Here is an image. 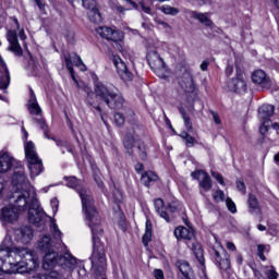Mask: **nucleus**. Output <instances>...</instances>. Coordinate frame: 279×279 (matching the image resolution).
Returning <instances> with one entry per match:
<instances>
[{
	"label": "nucleus",
	"instance_id": "nucleus-13",
	"mask_svg": "<svg viewBox=\"0 0 279 279\" xmlns=\"http://www.w3.org/2000/svg\"><path fill=\"white\" fill-rule=\"evenodd\" d=\"M47 219V214L38 207V204L35 203L32 207L28 208V221L36 226H43Z\"/></svg>",
	"mask_w": 279,
	"mask_h": 279
},
{
	"label": "nucleus",
	"instance_id": "nucleus-47",
	"mask_svg": "<svg viewBox=\"0 0 279 279\" xmlns=\"http://www.w3.org/2000/svg\"><path fill=\"white\" fill-rule=\"evenodd\" d=\"M269 123L270 121H266V120L263 121V124L259 128L260 134H267V132H269Z\"/></svg>",
	"mask_w": 279,
	"mask_h": 279
},
{
	"label": "nucleus",
	"instance_id": "nucleus-5",
	"mask_svg": "<svg viewBox=\"0 0 279 279\" xmlns=\"http://www.w3.org/2000/svg\"><path fill=\"white\" fill-rule=\"evenodd\" d=\"M24 149L31 175L33 178H37L39 173H43L44 167L43 160L38 158V154L36 153V146L34 145V142H27L24 145Z\"/></svg>",
	"mask_w": 279,
	"mask_h": 279
},
{
	"label": "nucleus",
	"instance_id": "nucleus-24",
	"mask_svg": "<svg viewBox=\"0 0 279 279\" xmlns=\"http://www.w3.org/2000/svg\"><path fill=\"white\" fill-rule=\"evenodd\" d=\"M17 220H19V211H16V207L2 208V221H7V223H12Z\"/></svg>",
	"mask_w": 279,
	"mask_h": 279
},
{
	"label": "nucleus",
	"instance_id": "nucleus-57",
	"mask_svg": "<svg viewBox=\"0 0 279 279\" xmlns=\"http://www.w3.org/2000/svg\"><path fill=\"white\" fill-rule=\"evenodd\" d=\"M232 73H234V69L232 68V65H228L226 69V74L230 76L232 75Z\"/></svg>",
	"mask_w": 279,
	"mask_h": 279
},
{
	"label": "nucleus",
	"instance_id": "nucleus-2",
	"mask_svg": "<svg viewBox=\"0 0 279 279\" xmlns=\"http://www.w3.org/2000/svg\"><path fill=\"white\" fill-rule=\"evenodd\" d=\"M50 232L53 240L49 235H44L38 241V250L45 254L43 268L51 269L58 263V250L60 246L64 247L62 243V231L58 228L56 220L50 221Z\"/></svg>",
	"mask_w": 279,
	"mask_h": 279
},
{
	"label": "nucleus",
	"instance_id": "nucleus-43",
	"mask_svg": "<svg viewBox=\"0 0 279 279\" xmlns=\"http://www.w3.org/2000/svg\"><path fill=\"white\" fill-rule=\"evenodd\" d=\"M114 123L116 125H123V123H125V117H123V113L118 112L114 114Z\"/></svg>",
	"mask_w": 279,
	"mask_h": 279
},
{
	"label": "nucleus",
	"instance_id": "nucleus-22",
	"mask_svg": "<svg viewBox=\"0 0 279 279\" xmlns=\"http://www.w3.org/2000/svg\"><path fill=\"white\" fill-rule=\"evenodd\" d=\"M14 165V158L10 154L4 153L0 155V173H8Z\"/></svg>",
	"mask_w": 279,
	"mask_h": 279
},
{
	"label": "nucleus",
	"instance_id": "nucleus-39",
	"mask_svg": "<svg viewBox=\"0 0 279 279\" xmlns=\"http://www.w3.org/2000/svg\"><path fill=\"white\" fill-rule=\"evenodd\" d=\"M182 119L184 121L185 128L189 132H193V123L191 122V118L189 117V114L186 113V110H184L183 108L180 109Z\"/></svg>",
	"mask_w": 279,
	"mask_h": 279
},
{
	"label": "nucleus",
	"instance_id": "nucleus-1",
	"mask_svg": "<svg viewBox=\"0 0 279 279\" xmlns=\"http://www.w3.org/2000/svg\"><path fill=\"white\" fill-rule=\"evenodd\" d=\"M40 260L29 248L12 247V238L7 236L0 245V276L2 274H25L36 269Z\"/></svg>",
	"mask_w": 279,
	"mask_h": 279
},
{
	"label": "nucleus",
	"instance_id": "nucleus-46",
	"mask_svg": "<svg viewBox=\"0 0 279 279\" xmlns=\"http://www.w3.org/2000/svg\"><path fill=\"white\" fill-rule=\"evenodd\" d=\"M214 199L216 202H223V199H226V194L223 193V191L218 190L214 195Z\"/></svg>",
	"mask_w": 279,
	"mask_h": 279
},
{
	"label": "nucleus",
	"instance_id": "nucleus-19",
	"mask_svg": "<svg viewBox=\"0 0 279 279\" xmlns=\"http://www.w3.org/2000/svg\"><path fill=\"white\" fill-rule=\"evenodd\" d=\"M8 41L10 43L9 51H12L15 56H23V49L19 44V37L16 31H9L7 34Z\"/></svg>",
	"mask_w": 279,
	"mask_h": 279
},
{
	"label": "nucleus",
	"instance_id": "nucleus-44",
	"mask_svg": "<svg viewBox=\"0 0 279 279\" xmlns=\"http://www.w3.org/2000/svg\"><path fill=\"white\" fill-rule=\"evenodd\" d=\"M226 204L230 213L232 214L236 213V204H234V202L231 201V198H227Z\"/></svg>",
	"mask_w": 279,
	"mask_h": 279
},
{
	"label": "nucleus",
	"instance_id": "nucleus-56",
	"mask_svg": "<svg viewBox=\"0 0 279 279\" xmlns=\"http://www.w3.org/2000/svg\"><path fill=\"white\" fill-rule=\"evenodd\" d=\"M227 250L234 252V250H236V246L232 242H227Z\"/></svg>",
	"mask_w": 279,
	"mask_h": 279
},
{
	"label": "nucleus",
	"instance_id": "nucleus-34",
	"mask_svg": "<svg viewBox=\"0 0 279 279\" xmlns=\"http://www.w3.org/2000/svg\"><path fill=\"white\" fill-rule=\"evenodd\" d=\"M180 137L183 138L186 147H195V145H198V143H199V142H197V140L195 137H193L186 131L181 132Z\"/></svg>",
	"mask_w": 279,
	"mask_h": 279
},
{
	"label": "nucleus",
	"instance_id": "nucleus-4",
	"mask_svg": "<svg viewBox=\"0 0 279 279\" xmlns=\"http://www.w3.org/2000/svg\"><path fill=\"white\" fill-rule=\"evenodd\" d=\"M53 267H58L68 278L72 274H77L80 278L86 276V268L82 266V263H77L71 253H65L63 256L57 255V263L51 268Z\"/></svg>",
	"mask_w": 279,
	"mask_h": 279
},
{
	"label": "nucleus",
	"instance_id": "nucleus-8",
	"mask_svg": "<svg viewBox=\"0 0 279 279\" xmlns=\"http://www.w3.org/2000/svg\"><path fill=\"white\" fill-rule=\"evenodd\" d=\"M147 60L151 71H154V73H156L158 77H167V64L165 63V60L160 58V54H158V52H148Z\"/></svg>",
	"mask_w": 279,
	"mask_h": 279
},
{
	"label": "nucleus",
	"instance_id": "nucleus-63",
	"mask_svg": "<svg viewBox=\"0 0 279 279\" xmlns=\"http://www.w3.org/2000/svg\"><path fill=\"white\" fill-rule=\"evenodd\" d=\"M257 230H259L260 232H265V230H267V227H265L264 225H258Z\"/></svg>",
	"mask_w": 279,
	"mask_h": 279
},
{
	"label": "nucleus",
	"instance_id": "nucleus-9",
	"mask_svg": "<svg viewBox=\"0 0 279 279\" xmlns=\"http://www.w3.org/2000/svg\"><path fill=\"white\" fill-rule=\"evenodd\" d=\"M214 260L219 269H222L223 271H228V269H230V255L226 248L219 247L218 250H215Z\"/></svg>",
	"mask_w": 279,
	"mask_h": 279
},
{
	"label": "nucleus",
	"instance_id": "nucleus-50",
	"mask_svg": "<svg viewBox=\"0 0 279 279\" xmlns=\"http://www.w3.org/2000/svg\"><path fill=\"white\" fill-rule=\"evenodd\" d=\"M210 114L213 117V121L216 123V125H221V119H219V113L215 111H210Z\"/></svg>",
	"mask_w": 279,
	"mask_h": 279
},
{
	"label": "nucleus",
	"instance_id": "nucleus-25",
	"mask_svg": "<svg viewBox=\"0 0 279 279\" xmlns=\"http://www.w3.org/2000/svg\"><path fill=\"white\" fill-rule=\"evenodd\" d=\"M174 236L178 240L185 239L186 241H191L195 239V232L193 231V229H189L186 227H178L174 230Z\"/></svg>",
	"mask_w": 279,
	"mask_h": 279
},
{
	"label": "nucleus",
	"instance_id": "nucleus-54",
	"mask_svg": "<svg viewBox=\"0 0 279 279\" xmlns=\"http://www.w3.org/2000/svg\"><path fill=\"white\" fill-rule=\"evenodd\" d=\"M268 279H278V274L276 270H268Z\"/></svg>",
	"mask_w": 279,
	"mask_h": 279
},
{
	"label": "nucleus",
	"instance_id": "nucleus-30",
	"mask_svg": "<svg viewBox=\"0 0 279 279\" xmlns=\"http://www.w3.org/2000/svg\"><path fill=\"white\" fill-rule=\"evenodd\" d=\"M10 86V72L5 65H2L0 69V89L7 88Z\"/></svg>",
	"mask_w": 279,
	"mask_h": 279
},
{
	"label": "nucleus",
	"instance_id": "nucleus-52",
	"mask_svg": "<svg viewBox=\"0 0 279 279\" xmlns=\"http://www.w3.org/2000/svg\"><path fill=\"white\" fill-rule=\"evenodd\" d=\"M140 5L145 14H151V8L145 5V2H140Z\"/></svg>",
	"mask_w": 279,
	"mask_h": 279
},
{
	"label": "nucleus",
	"instance_id": "nucleus-20",
	"mask_svg": "<svg viewBox=\"0 0 279 279\" xmlns=\"http://www.w3.org/2000/svg\"><path fill=\"white\" fill-rule=\"evenodd\" d=\"M180 86L184 93L191 94L195 93L196 86H195V78L192 76L191 73H185L180 80Z\"/></svg>",
	"mask_w": 279,
	"mask_h": 279
},
{
	"label": "nucleus",
	"instance_id": "nucleus-42",
	"mask_svg": "<svg viewBox=\"0 0 279 279\" xmlns=\"http://www.w3.org/2000/svg\"><path fill=\"white\" fill-rule=\"evenodd\" d=\"M266 250H267V245H264V244L257 245V254L260 260H267V258L265 257Z\"/></svg>",
	"mask_w": 279,
	"mask_h": 279
},
{
	"label": "nucleus",
	"instance_id": "nucleus-59",
	"mask_svg": "<svg viewBox=\"0 0 279 279\" xmlns=\"http://www.w3.org/2000/svg\"><path fill=\"white\" fill-rule=\"evenodd\" d=\"M35 3H37L39 10H45V2L43 0H35Z\"/></svg>",
	"mask_w": 279,
	"mask_h": 279
},
{
	"label": "nucleus",
	"instance_id": "nucleus-29",
	"mask_svg": "<svg viewBox=\"0 0 279 279\" xmlns=\"http://www.w3.org/2000/svg\"><path fill=\"white\" fill-rule=\"evenodd\" d=\"M155 208L161 219H165L168 223L171 221L169 214L165 211V202L161 198H157L155 201Z\"/></svg>",
	"mask_w": 279,
	"mask_h": 279
},
{
	"label": "nucleus",
	"instance_id": "nucleus-60",
	"mask_svg": "<svg viewBox=\"0 0 279 279\" xmlns=\"http://www.w3.org/2000/svg\"><path fill=\"white\" fill-rule=\"evenodd\" d=\"M19 36L21 38V40H25L27 38V36L25 35V29H20L19 32Z\"/></svg>",
	"mask_w": 279,
	"mask_h": 279
},
{
	"label": "nucleus",
	"instance_id": "nucleus-41",
	"mask_svg": "<svg viewBox=\"0 0 279 279\" xmlns=\"http://www.w3.org/2000/svg\"><path fill=\"white\" fill-rule=\"evenodd\" d=\"M168 210L170 213H178V211L182 210V204H180V202H178V201H174L168 205Z\"/></svg>",
	"mask_w": 279,
	"mask_h": 279
},
{
	"label": "nucleus",
	"instance_id": "nucleus-48",
	"mask_svg": "<svg viewBox=\"0 0 279 279\" xmlns=\"http://www.w3.org/2000/svg\"><path fill=\"white\" fill-rule=\"evenodd\" d=\"M50 206L52 208V213L56 215V213H58V206H60V202L58 201V198H52L50 201Z\"/></svg>",
	"mask_w": 279,
	"mask_h": 279
},
{
	"label": "nucleus",
	"instance_id": "nucleus-33",
	"mask_svg": "<svg viewBox=\"0 0 279 279\" xmlns=\"http://www.w3.org/2000/svg\"><path fill=\"white\" fill-rule=\"evenodd\" d=\"M141 180H142L144 186L149 187V184H151V182H157L158 174H156L153 171H147V172L142 174Z\"/></svg>",
	"mask_w": 279,
	"mask_h": 279
},
{
	"label": "nucleus",
	"instance_id": "nucleus-21",
	"mask_svg": "<svg viewBox=\"0 0 279 279\" xmlns=\"http://www.w3.org/2000/svg\"><path fill=\"white\" fill-rule=\"evenodd\" d=\"M252 82L254 84H260L263 88H271V80L267 77V74L263 70H256L252 74Z\"/></svg>",
	"mask_w": 279,
	"mask_h": 279
},
{
	"label": "nucleus",
	"instance_id": "nucleus-45",
	"mask_svg": "<svg viewBox=\"0 0 279 279\" xmlns=\"http://www.w3.org/2000/svg\"><path fill=\"white\" fill-rule=\"evenodd\" d=\"M211 175L213 178H215V180H217V182H219V184H221V186H226V182L223 181V175L215 171H211Z\"/></svg>",
	"mask_w": 279,
	"mask_h": 279
},
{
	"label": "nucleus",
	"instance_id": "nucleus-27",
	"mask_svg": "<svg viewBox=\"0 0 279 279\" xmlns=\"http://www.w3.org/2000/svg\"><path fill=\"white\" fill-rule=\"evenodd\" d=\"M247 204H248V213H251V215H260L262 213L260 204L258 203V198H256V195L250 194Z\"/></svg>",
	"mask_w": 279,
	"mask_h": 279
},
{
	"label": "nucleus",
	"instance_id": "nucleus-7",
	"mask_svg": "<svg viewBox=\"0 0 279 279\" xmlns=\"http://www.w3.org/2000/svg\"><path fill=\"white\" fill-rule=\"evenodd\" d=\"M11 202L16 210L25 213V210H29L37 201L35 196H32L27 189H24L15 191L11 197Z\"/></svg>",
	"mask_w": 279,
	"mask_h": 279
},
{
	"label": "nucleus",
	"instance_id": "nucleus-6",
	"mask_svg": "<svg viewBox=\"0 0 279 279\" xmlns=\"http://www.w3.org/2000/svg\"><path fill=\"white\" fill-rule=\"evenodd\" d=\"M31 98L28 100V110L29 113L34 117L33 121L37 125H39L40 130L44 131V136L46 138H49V131H47V123L45 122V119L43 118V109L40 108V105H38V100L36 99V94H34V89H29Z\"/></svg>",
	"mask_w": 279,
	"mask_h": 279
},
{
	"label": "nucleus",
	"instance_id": "nucleus-14",
	"mask_svg": "<svg viewBox=\"0 0 279 279\" xmlns=\"http://www.w3.org/2000/svg\"><path fill=\"white\" fill-rule=\"evenodd\" d=\"M34 239V231L29 227H22L14 230V241L27 245Z\"/></svg>",
	"mask_w": 279,
	"mask_h": 279
},
{
	"label": "nucleus",
	"instance_id": "nucleus-64",
	"mask_svg": "<svg viewBox=\"0 0 279 279\" xmlns=\"http://www.w3.org/2000/svg\"><path fill=\"white\" fill-rule=\"evenodd\" d=\"M274 160H275L276 162H279V153H277V154L274 156Z\"/></svg>",
	"mask_w": 279,
	"mask_h": 279
},
{
	"label": "nucleus",
	"instance_id": "nucleus-3",
	"mask_svg": "<svg viewBox=\"0 0 279 279\" xmlns=\"http://www.w3.org/2000/svg\"><path fill=\"white\" fill-rule=\"evenodd\" d=\"M94 93L96 99L102 101L112 110H123L125 107V98L123 97V94H121L119 88L110 83H96Z\"/></svg>",
	"mask_w": 279,
	"mask_h": 279
},
{
	"label": "nucleus",
	"instance_id": "nucleus-49",
	"mask_svg": "<svg viewBox=\"0 0 279 279\" xmlns=\"http://www.w3.org/2000/svg\"><path fill=\"white\" fill-rule=\"evenodd\" d=\"M153 276L155 279H165V272L162 271V269H155L153 271Z\"/></svg>",
	"mask_w": 279,
	"mask_h": 279
},
{
	"label": "nucleus",
	"instance_id": "nucleus-55",
	"mask_svg": "<svg viewBox=\"0 0 279 279\" xmlns=\"http://www.w3.org/2000/svg\"><path fill=\"white\" fill-rule=\"evenodd\" d=\"M199 69L201 71H208V61H203Z\"/></svg>",
	"mask_w": 279,
	"mask_h": 279
},
{
	"label": "nucleus",
	"instance_id": "nucleus-61",
	"mask_svg": "<svg viewBox=\"0 0 279 279\" xmlns=\"http://www.w3.org/2000/svg\"><path fill=\"white\" fill-rule=\"evenodd\" d=\"M22 132H23V138L24 141H27V136H29V133H27V130H25V126L22 128Z\"/></svg>",
	"mask_w": 279,
	"mask_h": 279
},
{
	"label": "nucleus",
	"instance_id": "nucleus-51",
	"mask_svg": "<svg viewBox=\"0 0 279 279\" xmlns=\"http://www.w3.org/2000/svg\"><path fill=\"white\" fill-rule=\"evenodd\" d=\"M236 189L240 191V193L245 194V183L243 181H236Z\"/></svg>",
	"mask_w": 279,
	"mask_h": 279
},
{
	"label": "nucleus",
	"instance_id": "nucleus-10",
	"mask_svg": "<svg viewBox=\"0 0 279 279\" xmlns=\"http://www.w3.org/2000/svg\"><path fill=\"white\" fill-rule=\"evenodd\" d=\"M73 64H75L80 71H86V64H84V61H82V57L77 56L76 53H72L69 57H65V66L70 75H72V80L77 82V80H75V71L73 70Z\"/></svg>",
	"mask_w": 279,
	"mask_h": 279
},
{
	"label": "nucleus",
	"instance_id": "nucleus-53",
	"mask_svg": "<svg viewBox=\"0 0 279 279\" xmlns=\"http://www.w3.org/2000/svg\"><path fill=\"white\" fill-rule=\"evenodd\" d=\"M156 23H157V25H161V27L163 29H171V25H169V23H167V22H162V21L158 20V21H156Z\"/></svg>",
	"mask_w": 279,
	"mask_h": 279
},
{
	"label": "nucleus",
	"instance_id": "nucleus-36",
	"mask_svg": "<svg viewBox=\"0 0 279 279\" xmlns=\"http://www.w3.org/2000/svg\"><path fill=\"white\" fill-rule=\"evenodd\" d=\"M142 241L145 247H147V245H149V242L151 241V221L149 220H146V230L142 238Z\"/></svg>",
	"mask_w": 279,
	"mask_h": 279
},
{
	"label": "nucleus",
	"instance_id": "nucleus-26",
	"mask_svg": "<svg viewBox=\"0 0 279 279\" xmlns=\"http://www.w3.org/2000/svg\"><path fill=\"white\" fill-rule=\"evenodd\" d=\"M274 112H276V108L272 105H263L258 109V117L262 121H269L274 117Z\"/></svg>",
	"mask_w": 279,
	"mask_h": 279
},
{
	"label": "nucleus",
	"instance_id": "nucleus-38",
	"mask_svg": "<svg viewBox=\"0 0 279 279\" xmlns=\"http://www.w3.org/2000/svg\"><path fill=\"white\" fill-rule=\"evenodd\" d=\"M124 3H126L125 8L121 7V5H117L116 10L120 13L125 12V10H132V8H135V10L138 8V4H136V2L132 1V0H121ZM132 7V8H131Z\"/></svg>",
	"mask_w": 279,
	"mask_h": 279
},
{
	"label": "nucleus",
	"instance_id": "nucleus-37",
	"mask_svg": "<svg viewBox=\"0 0 279 279\" xmlns=\"http://www.w3.org/2000/svg\"><path fill=\"white\" fill-rule=\"evenodd\" d=\"M88 19L92 23H101V13H99V9H92L88 11Z\"/></svg>",
	"mask_w": 279,
	"mask_h": 279
},
{
	"label": "nucleus",
	"instance_id": "nucleus-40",
	"mask_svg": "<svg viewBox=\"0 0 279 279\" xmlns=\"http://www.w3.org/2000/svg\"><path fill=\"white\" fill-rule=\"evenodd\" d=\"M56 143H57V146L60 147L62 154H66V151H69V154H71V151H73L69 142H66V141H57Z\"/></svg>",
	"mask_w": 279,
	"mask_h": 279
},
{
	"label": "nucleus",
	"instance_id": "nucleus-58",
	"mask_svg": "<svg viewBox=\"0 0 279 279\" xmlns=\"http://www.w3.org/2000/svg\"><path fill=\"white\" fill-rule=\"evenodd\" d=\"M143 169H145V166H143V163H136L135 171L137 173H141V171H143Z\"/></svg>",
	"mask_w": 279,
	"mask_h": 279
},
{
	"label": "nucleus",
	"instance_id": "nucleus-31",
	"mask_svg": "<svg viewBox=\"0 0 279 279\" xmlns=\"http://www.w3.org/2000/svg\"><path fill=\"white\" fill-rule=\"evenodd\" d=\"M177 267L184 278L191 279L192 269H191V265H189L187 262L178 260Z\"/></svg>",
	"mask_w": 279,
	"mask_h": 279
},
{
	"label": "nucleus",
	"instance_id": "nucleus-18",
	"mask_svg": "<svg viewBox=\"0 0 279 279\" xmlns=\"http://www.w3.org/2000/svg\"><path fill=\"white\" fill-rule=\"evenodd\" d=\"M192 178L194 180H198L201 189L205 191H210V189H213V181L210 180V175H208V173H206L204 170L192 172Z\"/></svg>",
	"mask_w": 279,
	"mask_h": 279
},
{
	"label": "nucleus",
	"instance_id": "nucleus-28",
	"mask_svg": "<svg viewBox=\"0 0 279 279\" xmlns=\"http://www.w3.org/2000/svg\"><path fill=\"white\" fill-rule=\"evenodd\" d=\"M190 15L192 19H196V21H199V23H202V25H205V27H213V21L208 19V14L191 11Z\"/></svg>",
	"mask_w": 279,
	"mask_h": 279
},
{
	"label": "nucleus",
	"instance_id": "nucleus-16",
	"mask_svg": "<svg viewBox=\"0 0 279 279\" xmlns=\"http://www.w3.org/2000/svg\"><path fill=\"white\" fill-rule=\"evenodd\" d=\"M98 35L101 38H106V40H112L113 43H119V40H123V34L119 31H113L108 26H100L96 28Z\"/></svg>",
	"mask_w": 279,
	"mask_h": 279
},
{
	"label": "nucleus",
	"instance_id": "nucleus-23",
	"mask_svg": "<svg viewBox=\"0 0 279 279\" xmlns=\"http://www.w3.org/2000/svg\"><path fill=\"white\" fill-rule=\"evenodd\" d=\"M46 271H48V272L40 275L39 279H66V278H69L58 267H52L50 269H46Z\"/></svg>",
	"mask_w": 279,
	"mask_h": 279
},
{
	"label": "nucleus",
	"instance_id": "nucleus-11",
	"mask_svg": "<svg viewBox=\"0 0 279 279\" xmlns=\"http://www.w3.org/2000/svg\"><path fill=\"white\" fill-rule=\"evenodd\" d=\"M113 64L123 82H132V80H134V74L128 70V65L122 58L113 56Z\"/></svg>",
	"mask_w": 279,
	"mask_h": 279
},
{
	"label": "nucleus",
	"instance_id": "nucleus-15",
	"mask_svg": "<svg viewBox=\"0 0 279 279\" xmlns=\"http://www.w3.org/2000/svg\"><path fill=\"white\" fill-rule=\"evenodd\" d=\"M228 88L231 93H245L247 85L243 80V72L236 70V77L229 81Z\"/></svg>",
	"mask_w": 279,
	"mask_h": 279
},
{
	"label": "nucleus",
	"instance_id": "nucleus-62",
	"mask_svg": "<svg viewBox=\"0 0 279 279\" xmlns=\"http://www.w3.org/2000/svg\"><path fill=\"white\" fill-rule=\"evenodd\" d=\"M236 260L238 265H243V255L239 254Z\"/></svg>",
	"mask_w": 279,
	"mask_h": 279
},
{
	"label": "nucleus",
	"instance_id": "nucleus-12",
	"mask_svg": "<svg viewBox=\"0 0 279 279\" xmlns=\"http://www.w3.org/2000/svg\"><path fill=\"white\" fill-rule=\"evenodd\" d=\"M124 147L129 156H134V149H136L141 158H145L146 156L145 151H143V146L136 142V138H134V135L132 134H126L124 137Z\"/></svg>",
	"mask_w": 279,
	"mask_h": 279
},
{
	"label": "nucleus",
	"instance_id": "nucleus-32",
	"mask_svg": "<svg viewBox=\"0 0 279 279\" xmlns=\"http://www.w3.org/2000/svg\"><path fill=\"white\" fill-rule=\"evenodd\" d=\"M192 252L196 256V259L198 260L199 265H204V250L202 248V244L198 242L192 243Z\"/></svg>",
	"mask_w": 279,
	"mask_h": 279
},
{
	"label": "nucleus",
	"instance_id": "nucleus-17",
	"mask_svg": "<svg viewBox=\"0 0 279 279\" xmlns=\"http://www.w3.org/2000/svg\"><path fill=\"white\" fill-rule=\"evenodd\" d=\"M12 183L14 186H17V191H23L28 189L29 181L25 177V168H17L13 173Z\"/></svg>",
	"mask_w": 279,
	"mask_h": 279
},
{
	"label": "nucleus",
	"instance_id": "nucleus-35",
	"mask_svg": "<svg viewBox=\"0 0 279 279\" xmlns=\"http://www.w3.org/2000/svg\"><path fill=\"white\" fill-rule=\"evenodd\" d=\"M159 10L160 12H162L163 14H167L168 16H178V14H180V9L175 7H171L169 4L161 5Z\"/></svg>",
	"mask_w": 279,
	"mask_h": 279
}]
</instances>
